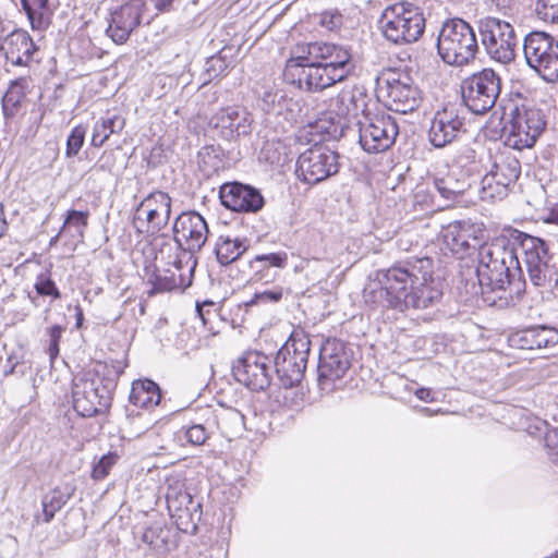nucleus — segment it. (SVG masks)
Segmentation results:
<instances>
[{"mask_svg":"<svg viewBox=\"0 0 558 558\" xmlns=\"http://www.w3.org/2000/svg\"><path fill=\"white\" fill-rule=\"evenodd\" d=\"M379 293L387 307L399 312L424 310L442 296L429 258L396 263L381 271Z\"/></svg>","mask_w":558,"mask_h":558,"instance_id":"nucleus-1","label":"nucleus"},{"mask_svg":"<svg viewBox=\"0 0 558 558\" xmlns=\"http://www.w3.org/2000/svg\"><path fill=\"white\" fill-rule=\"evenodd\" d=\"M509 233V227L505 228L489 243L481 245L478 253L476 274L481 293L492 306L501 307L512 301L510 268L518 267L519 260L514 248L509 246L512 241Z\"/></svg>","mask_w":558,"mask_h":558,"instance_id":"nucleus-2","label":"nucleus"},{"mask_svg":"<svg viewBox=\"0 0 558 558\" xmlns=\"http://www.w3.org/2000/svg\"><path fill=\"white\" fill-rule=\"evenodd\" d=\"M500 108L508 145L518 150L532 148L546 128L541 110L527 106L520 95L501 99Z\"/></svg>","mask_w":558,"mask_h":558,"instance_id":"nucleus-3","label":"nucleus"},{"mask_svg":"<svg viewBox=\"0 0 558 558\" xmlns=\"http://www.w3.org/2000/svg\"><path fill=\"white\" fill-rule=\"evenodd\" d=\"M381 36L397 46L417 41L425 31V17L422 10L408 1L387 5L378 20Z\"/></svg>","mask_w":558,"mask_h":558,"instance_id":"nucleus-4","label":"nucleus"},{"mask_svg":"<svg viewBox=\"0 0 558 558\" xmlns=\"http://www.w3.org/2000/svg\"><path fill=\"white\" fill-rule=\"evenodd\" d=\"M171 208L172 198L159 190L150 192L137 204L132 216V227L138 244L153 245L158 240H167L161 231L168 226Z\"/></svg>","mask_w":558,"mask_h":558,"instance_id":"nucleus-5","label":"nucleus"},{"mask_svg":"<svg viewBox=\"0 0 558 558\" xmlns=\"http://www.w3.org/2000/svg\"><path fill=\"white\" fill-rule=\"evenodd\" d=\"M437 49L446 63L464 65L475 58L478 45L469 23L462 19H451L440 29Z\"/></svg>","mask_w":558,"mask_h":558,"instance_id":"nucleus-6","label":"nucleus"},{"mask_svg":"<svg viewBox=\"0 0 558 558\" xmlns=\"http://www.w3.org/2000/svg\"><path fill=\"white\" fill-rule=\"evenodd\" d=\"M162 263V268L157 269L155 284L162 291L184 290L192 284L196 258L185 251L173 248L169 242H162L155 255Z\"/></svg>","mask_w":558,"mask_h":558,"instance_id":"nucleus-7","label":"nucleus"},{"mask_svg":"<svg viewBox=\"0 0 558 558\" xmlns=\"http://www.w3.org/2000/svg\"><path fill=\"white\" fill-rule=\"evenodd\" d=\"M311 351V339L302 329H294L275 357L278 379L284 388L299 385L305 374Z\"/></svg>","mask_w":558,"mask_h":558,"instance_id":"nucleus-8","label":"nucleus"},{"mask_svg":"<svg viewBox=\"0 0 558 558\" xmlns=\"http://www.w3.org/2000/svg\"><path fill=\"white\" fill-rule=\"evenodd\" d=\"M287 83L305 92H322L348 76V70L287 59L282 72Z\"/></svg>","mask_w":558,"mask_h":558,"instance_id":"nucleus-9","label":"nucleus"},{"mask_svg":"<svg viewBox=\"0 0 558 558\" xmlns=\"http://www.w3.org/2000/svg\"><path fill=\"white\" fill-rule=\"evenodd\" d=\"M386 88V101L390 110L410 113L420 108L423 92L408 69L387 68L381 73Z\"/></svg>","mask_w":558,"mask_h":558,"instance_id":"nucleus-10","label":"nucleus"},{"mask_svg":"<svg viewBox=\"0 0 558 558\" xmlns=\"http://www.w3.org/2000/svg\"><path fill=\"white\" fill-rule=\"evenodd\" d=\"M501 90V78L493 69H483L465 77L461 83V97L470 111L488 112Z\"/></svg>","mask_w":558,"mask_h":558,"instance_id":"nucleus-11","label":"nucleus"},{"mask_svg":"<svg viewBox=\"0 0 558 558\" xmlns=\"http://www.w3.org/2000/svg\"><path fill=\"white\" fill-rule=\"evenodd\" d=\"M478 31L482 45L493 60L502 64L514 60L518 39L509 22L486 16L480 21Z\"/></svg>","mask_w":558,"mask_h":558,"instance_id":"nucleus-12","label":"nucleus"},{"mask_svg":"<svg viewBox=\"0 0 558 558\" xmlns=\"http://www.w3.org/2000/svg\"><path fill=\"white\" fill-rule=\"evenodd\" d=\"M524 58L527 65L544 81L558 82V43L544 32H532L524 38Z\"/></svg>","mask_w":558,"mask_h":558,"instance_id":"nucleus-13","label":"nucleus"},{"mask_svg":"<svg viewBox=\"0 0 558 558\" xmlns=\"http://www.w3.org/2000/svg\"><path fill=\"white\" fill-rule=\"evenodd\" d=\"M166 483V502L171 519L180 531L194 533L202 514L201 504L194 501L184 480L179 476H168Z\"/></svg>","mask_w":558,"mask_h":558,"instance_id":"nucleus-14","label":"nucleus"},{"mask_svg":"<svg viewBox=\"0 0 558 558\" xmlns=\"http://www.w3.org/2000/svg\"><path fill=\"white\" fill-rule=\"evenodd\" d=\"M351 360L344 342L337 338H328L320 347L317 365V385L323 393L329 395L336 390L349 368Z\"/></svg>","mask_w":558,"mask_h":558,"instance_id":"nucleus-15","label":"nucleus"},{"mask_svg":"<svg viewBox=\"0 0 558 558\" xmlns=\"http://www.w3.org/2000/svg\"><path fill=\"white\" fill-rule=\"evenodd\" d=\"M339 155L326 145L315 144L296 159L298 179L310 185L318 184L339 172Z\"/></svg>","mask_w":558,"mask_h":558,"instance_id":"nucleus-16","label":"nucleus"},{"mask_svg":"<svg viewBox=\"0 0 558 558\" xmlns=\"http://www.w3.org/2000/svg\"><path fill=\"white\" fill-rule=\"evenodd\" d=\"M359 144L367 154H380L388 150L396 142L399 126L388 114L364 113L357 120Z\"/></svg>","mask_w":558,"mask_h":558,"instance_id":"nucleus-17","label":"nucleus"},{"mask_svg":"<svg viewBox=\"0 0 558 558\" xmlns=\"http://www.w3.org/2000/svg\"><path fill=\"white\" fill-rule=\"evenodd\" d=\"M520 174L521 165L514 156L500 157L482 179L481 198L488 202L505 198Z\"/></svg>","mask_w":558,"mask_h":558,"instance_id":"nucleus-18","label":"nucleus"},{"mask_svg":"<svg viewBox=\"0 0 558 558\" xmlns=\"http://www.w3.org/2000/svg\"><path fill=\"white\" fill-rule=\"evenodd\" d=\"M486 238L484 223L470 220L449 222L441 231L446 248L460 258L469 256L476 247L481 248Z\"/></svg>","mask_w":558,"mask_h":558,"instance_id":"nucleus-19","label":"nucleus"},{"mask_svg":"<svg viewBox=\"0 0 558 558\" xmlns=\"http://www.w3.org/2000/svg\"><path fill=\"white\" fill-rule=\"evenodd\" d=\"M509 235L514 243L521 245L523 260L533 284L545 287L548 282V247L544 240L529 235L518 229L509 227Z\"/></svg>","mask_w":558,"mask_h":558,"instance_id":"nucleus-20","label":"nucleus"},{"mask_svg":"<svg viewBox=\"0 0 558 558\" xmlns=\"http://www.w3.org/2000/svg\"><path fill=\"white\" fill-rule=\"evenodd\" d=\"M288 59L310 62L316 65L332 66L337 70H348L351 54L339 45L316 40L298 44Z\"/></svg>","mask_w":558,"mask_h":558,"instance_id":"nucleus-21","label":"nucleus"},{"mask_svg":"<svg viewBox=\"0 0 558 558\" xmlns=\"http://www.w3.org/2000/svg\"><path fill=\"white\" fill-rule=\"evenodd\" d=\"M270 369V359L266 354L257 350H248L238 359L233 366V375L239 383L254 391H259L269 386Z\"/></svg>","mask_w":558,"mask_h":558,"instance_id":"nucleus-22","label":"nucleus"},{"mask_svg":"<svg viewBox=\"0 0 558 558\" xmlns=\"http://www.w3.org/2000/svg\"><path fill=\"white\" fill-rule=\"evenodd\" d=\"M73 408L83 417L105 414L111 407L112 396L90 379L76 377L72 387Z\"/></svg>","mask_w":558,"mask_h":558,"instance_id":"nucleus-23","label":"nucleus"},{"mask_svg":"<svg viewBox=\"0 0 558 558\" xmlns=\"http://www.w3.org/2000/svg\"><path fill=\"white\" fill-rule=\"evenodd\" d=\"M147 5L145 0H128L116 8L106 29L107 35L117 45L125 44L131 34L141 25Z\"/></svg>","mask_w":558,"mask_h":558,"instance_id":"nucleus-24","label":"nucleus"},{"mask_svg":"<svg viewBox=\"0 0 558 558\" xmlns=\"http://www.w3.org/2000/svg\"><path fill=\"white\" fill-rule=\"evenodd\" d=\"M208 226L205 219L195 211L180 214L173 223V238L180 251L194 254L198 252L207 241Z\"/></svg>","mask_w":558,"mask_h":558,"instance_id":"nucleus-25","label":"nucleus"},{"mask_svg":"<svg viewBox=\"0 0 558 558\" xmlns=\"http://www.w3.org/2000/svg\"><path fill=\"white\" fill-rule=\"evenodd\" d=\"M464 132V117L454 106H445L435 112L428 135L430 143L440 148L457 141Z\"/></svg>","mask_w":558,"mask_h":558,"instance_id":"nucleus-26","label":"nucleus"},{"mask_svg":"<svg viewBox=\"0 0 558 558\" xmlns=\"http://www.w3.org/2000/svg\"><path fill=\"white\" fill-rule=\"evenodd\" d=\"M221 203L229 209L238 213H255L264 205L260 193L241 183H230L221 187Z\"/></svg>","mask_w":558,"mask_h":558,"instance_id":"nucleus-27","label":"nucleus"},{"mask_svg":"<svg viewBox=\"0 0 558 558\" xmlns=\"http://www.w3.org/2000/svg\"><path fill=\"white\" fill-rule=\"evenodd\" d=\"M509 344L520 350H539L558 344V329L547 326H532L512 332Z\"/></svg>","mask_w":558,"mask_h":558,"instance_id":"nucleus-28","label":"nucleus"},{"mask_svg":"<svg viewBox=\"0 0 558 558\" xmlns=\"http://www.w3.org/2000/svg\"><path fill=\"white\" fill-rule=\"evenodd\" d=\"M125 367L126 363L123 360L94 361L89 368L78 377L81 379H90L94 385L99 386L100 389H106L109 395L113 396L118 379L123 374Z\"/></svg>","mask_w":558,"mask_h":558,"instance_id":"nucleus-29","label":"nucleus"},{"mask_svg":"<svg viewBox=\"0 0 558 558\" xmlns=\"http://www.w3.org/2000/svg\"><path fill=\"white\" fill-rule=\"evenodd\" d=\"M214 128L219 129L227 137H238L247 134L252 120L250 114L238 106L220 108L210 120Z\"/></svg>","mask_w":558,"mask_h":558,"instance_id":"nucleus-30","label":"nucleus"},{"mask_svg":"<svg viewBox=\"0 0 558 558\" xmlns=\"http://www.w3.org/2000/svg\"><path fill=\"white\" fill-rule=\"evenodd\" d=\"M37 51L32 37L25 31H14L8 35L2 44V52L12 65L27 66Z\"/></svg>","mask_w":558,"mask_h":558,"instance_id":"nucleus-31","label":"nucleus"},{"mask_svg":"<svg viewBox=\"0 0 558 558\" xmlns=\"http://www.w3.org/2000/svg\"><path fill=\"white\" fill-rule=\"evenodd\" d=\"M288 253L284 251L270 252L255 255L247 263L250 280L253 282L271 283L275 275L271 268L283 269L288 265Z\"/></svg>","mask_w":558,"mask_h":558,"instance_id":"nucleus-32","label":"nucleus"},{"mask_svg":"<svg viewBox=\"0 0 558 558\" xmlns=\"http://www.w3.org/2000/svg\"><path fill=\"white\" fill-rule=\"evenodd\" d=\"M129 401L138 409L153 410L161 401L158 384L150 379H137L132 383Z\"/></svg>","mask_w":558,"mask_h":558,"instance_id":"nucleus-33","label":"nucleus"},{"mask_svg":"<svg viewBox=\"0 0 558 558\" xmlns=\"http://www.w3.org/2000/svg\"><path fill=\"white\" fill-rule=\"evenodd\" d=\"M435 187L448 201H454L470 187L469 177L461 168H452L435 179Z\"/></svg>","mask_w":558,"mask_h":558,"instance_id":"nucleus-34","label":"nucleus"},{"mask_svg":"<svg viewBox=\"0 0 558 558\" xmlns=\"http://www.w3.org/2000/svg\"><path fill=\"white\" fill-rule=\"evenodd\" d=\"M213 426V434L219 433L222 437L232 439L241 432L244 425L243 414L234 408L217 405V416Z\"/></svg>","mask_w":558,"mask_h":558,"instance_id":"nucleus-35","label":"nucleus"},{"mask_svg":"<svg viewBox=\"0 0 558 558\" xmlns=\"http://www.w3.org/2000/svg\"><path fill=\"white\" fill-rule=\"evenodd\" d=\"M74 490V487H66L65 489L54 487L48 492L43 497V512L36 517V521L49 523L54 518L56 513L59 512L72 498Z\"/></svg>","mask_w":558,"mask_h":558,"instance_id":"nucleus-36","label":"nucleus"},{"mask_svg":"<svg viewBox=\"0 0 558 558\" xmlns=\"http://www.w3.org/2000/svg\"><path fill=\"white\" fill-rule=\"evenodd\" d=\"M141 541L154 551L168 553L171 549V530L162 522H154L144 529Z\"/></svg>","mask_w":558,"mask_h":558,"instance_id":"nucleus-37","label":"nucleus"},{"mask_svg":"<svg viewBox=\"0 0 558 558\" xmlns=\"http://www.w3.org/2000/svg\"><path fill=\"white\" fill-rule=\"evenodd\" d=\"M89 216L90 214L88 210L69 209L65 213L59 233L51 239L50 244L56 242L59 236L65 233H70L75 236L78 242H83L86 228L88 227Z\"/></svg>","mask_w":558,"mask_h":558,"instance_id":"nucleus-38","label":"nucleus"},{"mask_svg":"<svg viewBox=\"0 0 558 558\" xmlns=\"http://www.w3.org/2000/svg\"><path fill=\"white\" fill-rule=\"evenodd\" d=\"M125 126V119L119 114L100 118L93 126L90 145L100 148L112 134L120 133Z\"/></svg>","mask_w":558,"mask_h":558,"instance_id":"nucleus-39","label":"nucleus"},{"mask_svg":"<svg viewBox=\"0 0 558 558\" xmlns=\"http://www.w3.org/2000/svg\"><path fill=\"white\" fill-rule=\"evenodd\" d=\"M32 28L43 31L51 24L52 11L49 0H21Z\"/></svg>","mask_w":558,"mask_h":558,"instance_id":"nucleus-40","label":"nucleus"},{"mask_svg":"<svg viewBox=\"0 0 558 558\" xmlns=\"http://www.w3.org/2000/svg\"><path fill=\"white\" fill-rule=\"evenodd\" d=\"M247 251V245L240 239L220 236L216 246V256L221 265H229Z\"/></svg>","mask_w":558,"mask_h":558,"instance_id":"nucleus-41","label":"nucleus"},{"mask_svg":"<svg viewBox=\"0 0 558 558\" xmlns=\"http://www.w3.org/2000/svg\"><path fill=\"white\" fill-rule=\"evenodd\" d=\"M196 311L203 327L208 333L213 336L217 335L219 332V326L221 325L217 304L209 300L196 302Z\"/></svg>","mask_w":558,"mask_h":558,"instance_id":"nucleus-42","label":"nucleus"},{"mask_svg":"<svg viewBox=\"0 0 558 558\" xmlns=\"http://www.w3.org/2000/svg\"><path fill=\"white\" fill-rule=\"evenodd\" d=\"M27 80L21 77L11 83L2 96V109L5 116L13 114L14 109L21 106L26 96Z\"/></svg>","mask_w":558,"mask_h":558,"instance_id":"nucleus-43","label":"nucleus"},{"mask_svg":"<svg viewBox=\"0 0 558 558\" xmlns=\"http://www.w3.org/2000/svg\"><path fill=\"white\" fill-rule=\"evenodd\" d=\"M187 414H191L190 422L204 426L208 430L213 432V426H216L215 422L217 416V405L211 404H193L186 410Z\"/></svg>","mask_w":558,"mask_h":558,"instance_id":"nucleus-44","label":"nucleus"},{"mask_svg":"<svg viewBox=\"0 0 558 558\" xmlns=\"http://www.w3.org/2000/svg\"><path fill=\"white\" fill-rule=\"evenodd\" d=\"M213 432L208 430L204 426L191 423L187 427H182L175 434L179 440L185 439L186 444L192 446H202L206 442Z\"/></svg>","mask_w":558,"mask_h":558,"instance_id":"nucleus-45","label":"nucleus"},{"mask_svg":"<svg viewBox=\"0 0 558 558\" xmlns=\"http://www.w3.org/2000/svg\"><path fill=\"white\" fill-rule=\"evenodd\" d=\"M337 110L336 113L340 118L349 120L351 118H356L359 113V106L353 93L344 92L340 93L336 97Z\"/></svg>","mask_w":558,"mask_h":558,"instance_id":"nucleus-46","label":"nucleus"},{"mask_svg":"<svg viewBox=\"0 0 558 558\" xmlns=\"http://www.w3.org/2000/svg\"><path fill=\"white\" fill-rule=\"evenodd\" d=\"M34 289L40 296H48L51 300H58L61 298V292L51 278V272L48 270L40 272L36 277Z\"/></svg>","mask_w":558,"mask_h":558,"instance_id":"nucleus-47","label":"nucleus"},{"mask_svg":"<svg viewBox=\"0 0 558 558\" xmlns=\"http://www.w3.org/2000/svg\"><path fill=\"white\" fill-rule=\"evenodd\" d=\"M86 132L87 125L82 123L71 130L65 144L66 158H73L80 153L85 142Z\"/></svg>","mask_w":558,"mask_h":558,"instance_id":"nucleus-48","label":"nucleus"},{"mask_svg":"<svg viewBox=\"0 0 558 558\" xmlns=\"http://www.w3.org/2000/svg\"><path fill=\"white\" fill-rule=\"evenodd\" d=\"M119 460V456L116 452H108L104 454L92 468L90 477L94 481H102L109 474L111 469L116 465Z\"/></svg>","mask_w":558,"mask_h":558,"instance_id":"nucleus-49","label":"nucleus"},{"mask_svg":"<svg viewBox=\"0 0 558 558\" xmlns=\"http://www.w3.org/2000/svg\"><path fill=\"white\" fill-rule=\"evenodd\" d=\"M47 332L49 336L47 353L49 355L50 361L53 362L59 356V347L62 335L64 332V328L60 325H53L50 328H48Z\"/></svg>","mask_w":558,"mask_h":558,"instance_id":"nucleus-50","label":"nucleus"},{"mask_svg":"<svg viewBox=\"0 0 558 558\" xmlns=\"http://www.w3.org/2000/svg\"><path fill=\"white\" fill-rule=\"evenodd\" d=\"M536 11L545 22L558 23V0H538Z\"/></svg>","mask_w":558,"mask_h":558,"instance_id":"nucleus-51","label":"nucleus"},{"mask_svg":"<svg viewBox=\"0 0 558 558\" xmlns=\"http://www.w3.org/2000/svg\"><path fill=\"white\" fill-rule=\"evenodd\" d=\"M545 448L553 462L558 463V428H549L544 437Z\"/></svg>","mask_w":558,"mask_h":558,"instance_id":"nucleus-52","label":"nucleus"},{"mask_svg":"<svg viewBox=\"0 0 558 558\" xmlns=\"http://www.w3.org/2000/svg\"><path fill=\"white\" fill-rule=\"evenodd\" d=\"M283 296V292L281 288H277L274 290L264 291L260 293L254 294L248 304H262V303H277Z\"/></svg>","mask_w":558,"mask_h":558,"instance_id":"nucleus-53","label":"nucleus"},{"mask_svg":"<svg viewBox=\"0 0 558 558\" xmlns=\"http://www.w3.org/2000/svg\"><path fill=\"white\" fill-rule=\"evenodd\" d=\"M320 24L329 31L337 29L342 24V15L339 12H323Z\"/></svg>","mask_w":558,"mask_h":558,"instance_id":"nucleus-54","label":"nucleus"},{"mask_svg":"<svg viewBox=\"0 0 558 558\" xmlns=\"http://www.w3.org/2000/svg\"><path fill=\"white\" fill-rule=\"evenodd\" d=\"M414 199L422 207H430L434 204L433 195L423 185L416 186Z\"/></svg>","mask_w":558,"mask_h":558,"instance_id":"nucleus-55","label":"nucleus"},{"mask_svg":"<svg viewBox=\"0 0 558 558\" xmlns=\"http://www.w3.org/2000/svg\"><path fill=\"white\" fill-rule=\"evenodd\" d=\"M155 9L160 12H169L172 8V3L175 0H150Z\"/></svg>","mask_w":558,"mask_h":558,"instance_id":"nucleus-56","label":"nucleus"},{"mask_svg":"<svg viewBox=\"0 0 558 558\" xmlns=\"http://www.w3.org/2000/svg\"><path fill=\"white\" fill-rule=\"evenodd\" d=\"M545 222L558 226V201L550 206Z\"/></svg>","mask_w":558,"mask_h":558,"instance_id":"nucleus-57","label":"nucleus"},{"mask_svg":"<svg viewBox=\"0 0 558 558\" xmlns=\"http://www.w3.org/2000/svg\"><path fill=\"white\" fill-rule=\"evenodd\" d=\"M415 397L422 401H432V390L429 388H418L414 392Z\"/></svg>","mask_w":558,"mask_h":558,"instance_id":"nucleus-58","label":"nucleus"},{"mask_svg":"<svg viewBox=\"0 0 558 558\" xmlns=\"http://www.w3.org/2000/svg\"><path fill=\"white\" fill-rule=\"evenodd\" d=\"M75 311V327L77 329H81L84 324V312L83 308L80 305L74 306Z\"/></svg>","mask_w":558,"mask_h":558,"instance_id":"nucleus-59","label":"nucleus"},{"mask_svg":"<svg viewBox=\"0 0 558 558\" xmlns=\"http://www.w3.org/2000/svg\"><path fill=\"white\" fill-rule=\"evenodd\" d=\"M107 154H108L107 151H104L102 156H101V159L105 158L107 156Z\"/></svg>","mask_w":558,"mask_h":558,"instance_id":"nucleus-60","label":"nucleus"}]
</instances>
